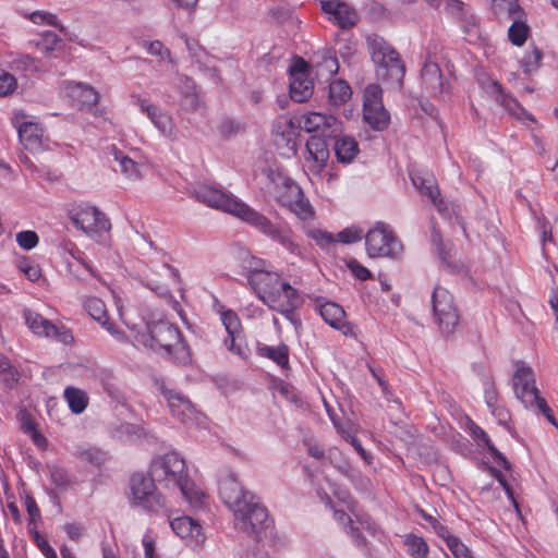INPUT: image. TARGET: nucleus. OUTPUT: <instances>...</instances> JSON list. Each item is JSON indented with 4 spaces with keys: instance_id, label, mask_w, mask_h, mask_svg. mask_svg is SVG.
Returning a JSON list of instances; mask_svg holds the SVG:
<instances>
[{
    "instance_id": "f257e3e1",
    "label": "nucleus",
    "mask_w": 558,
    "mask_h": 558,
    "mask_svg": "<svg viewBox=\"0 0 558 558\" xmlns=\"http://www.w3.org/2000/svg\"><path fill=\"white\" fill-rule=\"evenodd\" d=\"M194 195L197 201L208 207L228 213L247 223L267 238L279 243L290 254L298 257L304 256L303 248L295 242L294 232L290 227L274 223L268 217L238 197L206 184L197 186Z\"/></svg>"
},
{
    "instance_id": "f03ea898",
    "label": "nucleus",
    "mask_w": 558,
    "mask_h": 558,
    "mask_svg": "<svg viewBox=\"0 0 558 558\" xmlns=\"http://www.w3.org/2000/svg\"><path fill=\"white\" fill-rule=\"evenodd\" d=\"M242 268L248 287L270 310L289 318L301 304L298 290L281 274L270 269L267 260L247 255L242 260Z\"/></svg>"
},
{
    "instance_id": "7ed1b4c3",
    "label": "nucleus",
    "mask_w": 558,
    "mask_h": 558,
    "mask_svg": "<svg viewBox=\"0 0 558 558\" xmlns=\"http://www.w3.org/2000/svg\"><path fill=\"white\" fill-rule=\"evenodd\" d=\"M222 502L232 510L236 525L247 535L259 538L260 532L268 527L267 509L248 492H245L233 474H228L219 483Z\"/></svg>"
},
{
    "instance_id": "20e7f679",
    "label": "nucleus",
    "mask_w": 558,
    "mask_h": 558,
    "mask_svg": "<svg viewBox=\"0 0 558 558\" xmlns=\"http://www.w3.org/2000/svg\"><path fill=\"white\" fill-rule=\"evenodd\" d=\"M148 473L161 487L179 489L192 508L206 506L208 496L190 478L186 462L179 453L171 451L156 457Z\"/></svg>"
},
{
    "instance_id": "39448f33",
    "label": "nucleus",
    "mask_w": 558,
    "mask_h": 558,
    "mask_svg": "<svg viewBox=\"0 0 558 558\" xmlns=\"http://www.w3.org/2000/svg\"><path fill=\"white\" fill-rule=\"evenodd\" d=\"M512 388L514 396L521 401L525 409L535 410L542 413L546 420L558 429V421L545 398L541 396L536 387L534 371L523 362L515 364L512 376Z\"/></svg>"
},
{
    "instance_id": "423d86ee",
    "label": "nucleus",
    "mask_w": 558,
    "mask_h": 558,
    "mask_svg": "<svg viewBox=\"0 0 558 558\" xmlns=\"http://www.w3.org/2000/svg\"><path fill=\"white\" fill-rule=\"evenodd\" d=\"M137 341L154 351H163L171 355L177 350H185L179 327L168 320L148 324L147 331L137 337Z\"/></svg>"
},
{
    "instance_id": "0eeeda50",
    "label": "nucleus",
    "mask_w": 558,
    "mask_h": 558,
    "mask_svg": "<svg viewBox=\"0 0 558 558\" xmlns=\"http://www.w3.org/2000/svg\"><path fill=\"white\" fill-rule=\"evenodd\" d=\"M73 227L99 241L111 229L110 219L98 207L88 204L72 206L68 211Z\"/></svg>"
},
{
    "instance_id": "6e6552de",
    "label": "nucleus",
    "mask_w": 558,
    "mask_h": 558,
    "mask_svg": "<svg viewBox=\"0 0 558 558\" xmlns=\"http://www.w3.org/2000/svg\"><path fill=\"white\" fill-rule=\"evenodd\" d=\"M282 186L275 192L277 203L294 214L304 225L315 220V209L305 196L303 190L289 178H281Z\"/></svg>"
},
{
    "instance_id": "1a4fd4ad",
    "label": "nucleus",
    "mask_w": 558,
    "mask_h": 558,
    "mask_svg": "<svg viewBox=\"0 0 558 558\" xmlns=\"http://www.w3.org/2000/svg\"><path fill=\"white\" fill-rule=\"evenodd\" d=\"M367 254L371 257L399 258L403 244L395 231L384 222H377L365 235Z\"/></svg>"
},
{
    "instance_id": "9d476101",
    "label": "nucleus",
    "mask_w": 558,
    "mask_h": 558,
    "mask_svg": "<svg viewBox=\"0 0 558 558\" xmlns=\"http://www.w3.org/2000/svg\"><path fill=\"white\" fill-rule=\"evenodd\" d=\"M156 481L143 473H134L130 478L131 504L147 512L157 513L166 508L163 495L156 489Z\"/></svg>"
},
{
    "instance_id": "9b49d317",
    "label": "nucleus",
    "mask_w": 558,
    "mask_h": 558,
    "mask_svg": "<svg viewBox=\"0 0 558 558\" xmlns=\"http://www.w3.org/2000/svg\"><path fill=\"white\" fill-rule=\"evenodd\" d=\"M432 306L436 324L441 333H453L459 324L460 315L452 293L437 286L432 294Z\"/></svg>"
},
{
    "instance_id": "f8f14e48",
    "label": "nucleus",
    "mask_w": 558,
    "mask_h": 558,
    "mask_svg": "<svg viewBox=\"0 0 558 558\" xmlns=\"http://www.w3.org/2000/svg\"><path fill=\"white\" fill-rule=\"evenodd\" d=\"M371 54L373 61L383 70V75L391 81L401 84L405 68L399 53L383 39H374L371 44Z\"/></svg>"
},
{
    "instance_id": "ddd939ff",
    "label": "nucleus",
    "mask_w": 558,
    "mask_h": 558,
    "mask_svg": "<svg viewBox=\"0 0 558 558\" xmlns=\"http://www.w3.org/2000/svg\"><path fill=\"white\" fill-rule=\"evenodd\" d=\"M363 119L376 131H383L389 125L390 114L383 105V89L377 84H369L364 90Z\"/></svg>"
},
{
    "instance_id": "4468645a",
    "label": "nucleus",
    "mask_w": 558,
    "mask_h": 558,
    "mask_svg": "<svg viewBox=\"0 0 558 558\" xmlns=\"http://www.w3.org/2000/svg\"><path fill=\"white\" fill-rule=\"evenodd\" d=\"M23 316L27 327L32 332L39 337L53 338L54 340L70 344L73 342V335L69 328L63 325H54L37 312L29 308L23 311Z\"/></svg>"
},
{
    "instance_id": "2eb2a0df",
    "label": "nucleus",
    "mask_w": 558,
    "mask_h": 558,
    "mask_svg": "<svg viewBox=\"0 0 558 558\" xmlns=\"http://www.w3.org/2000/svg\"><path fill=\"white\" fill-rule=\"evenodd\" d=\"M26 117L24 111H16L11 118V123L17 130L23 147L31 153H36L44 148V129L37 122L27 121Z\"/></svg>"
},
{
    "instance_id": "dca6fc26",
    "label": "nucleus",
    "mask_w": 558,
    "mask_h": 558,
    "mask_svg": "<svg viewBox=\"0 0 558 558\" xmlns=\"http://www.w3.org/2000/svg\"><path fill=\"white\" fill-rule=\"evenodd\" d=\"M299 125L307 133L336 138L341 132L342 123L335 116L322 112H306L301 116Z\"/></svg>"
},
{
    "instance_id": "f3484780",
    "label": "nucleus",
    "mask_w": 558,
    "mask_h": 558,
    "mask_svg": "<svg viewBox=\"0 0 558 558\" xmlns=\"http://www.w3.org/2000/svg\"><path fill=\"white\" fill-rule=\"evenodd\" d=\"M220 318L228 333L225 339L226 347L234 354L246 357L248 349L242 340V325L238 314L232 310H225L220 313Z\"/></svg>"
},
{
    "instance_id": "a211bd4d",
    "label": "nucleus",
    "mask_w": 558,
    "mask_h": 558,
    "mask_svg": "<svg viewBox=\"0 0 558 558\" xmlns=\"http://www.w3.org/2000/svg\"><path fill=\"white\" fill-rule=\"evenodd\" d=\"M322 11L328 15L340 28H351L357 21L355 10L340 0H325L320 2Z\"/></svg>"
},
{
    "instance_id": "6ab92c4d",
    "label": "nucleus",
    "mask_w": 558,
    "mask_h": 558,
    "mask_svg": "<svg viewBox=\"0 0 558 558\" xmlns=\"http://www.w3.org/2000/svg\"><path fill=\"white\" fill-rule=\"evenodd\" d=\"M329 159L328 144L324 136L313 135L306 142L305 161L310 171L320 173Z\"/></svg>"
},
{
    "instance_id": "aec40b11",
    "label": "nucleus",
    "mask_w": 558,
    "mask_h": 558,
    "mask_svg": "<svg viewBox=\"0 0 558 558\" xmlns=\"http://www.w3.org/2000/svg\"><path fill=\"white\" fill-rule=\"evenodd\" d=\"M172 531L191 546H199L205 541L202 525L193 518L181 515L170 520Z\"/></svg>"
},
{
    "instance_id": "412c9836",
    "label": "nucleus",
    "mask_w": 558,
    "mask_h": 558,
    "mask_svg": "<svg viewBox=\"0 0 558 558\" xmlns=\"http://www.w3.org/2000/svg\"><path fill=\"white\" fill-rule=\"evenodd\" d=\"M306 68V63L301 60V64L291 70L290 95L296 102L305 101L313 93V82L308 78Z\"/></svg>"
},
{
    "instance_id": "4be33fe9",
    "label": "nucleus",
    "mask_w": 558,
    "mask_h": 558,
    "mask_svg": "<svg viewBox=\"0 0 558 558\" xmlns=\"http://www.w3.org/2000/svg\"><path fill=\"white\" fill-rule=\"evenodd\" d=\"M84 310L93 319L99 323L112 336H116L119 340L124 338V333L119 331L114 327V324L110 322L106 304L102 300L96 296L87 298L84 301Z\"/></svg>"
},
{
    "instance_id": "5701e85b",
    "label": "nucleus",
    "mask_w": 558,
    "mask_h": 558,
    "mask_svg": "<svg viewBox=\"0 0 558 558\" xmlns=\"http://www.w3.org/2000/svg\"><path fill=\"white\" fill-rule=\"evenodd\" d=\"M161 393L168 402L171 414L180 422H186L193 416L194 408L187 398L165 387H161Z\"/></svg>"
},
{
    "instance_id": "b1692460",
    "label": "nucleus",
    "mask_w": 558,
    "mask_h": 558,
    "mask_svg": "<svg viewBox=\"0 0 558 558\" xmlns=\"http://www.w3.org/2000/svg\"><path fill=\"white\" fill-rule=\"evenodd\" d=\"M322 318L332 328L340 330L343 335L352 332L353 326L345 320L344 310L335 302H326L319 310Z\"/></svg>"
},
{
    "instance_id": "393cba45",
    "label": "nucleus",
    "mask_w": 558,
    "mask_h": 558,
    "mask_svg": "<svg viewBox=\"0 0 558 558\" xmlns=\"http://www.w3.org/2000/svg\"><path fill=\"white\" fill-rule=\"evenodd\" d=\"M136 104L163 135H171L172 120L167 113L162 112L157 106L149 104L146 99L143 98H137Z\"/></svg>"
},
{
    "instance_id": "a878e982",
    "label": "nucleus",
    "mask_w": 558,
    "mask_h": 558,
    "mask_svg": "<svg viewBox=\"0 0 558 558\" xmlns=\"http://www.w3.org/2000/svg\"><path fill=\"white\" fill-rule=\"evenodd\" d=\"M421 77L427 89L432 93L447 92V82L436 62L426 61L421 71Z\"/></svg>"
},
{
    "instance_id": "bb28decb",
    "label": "nucleus",
    "mask_w": 558,
    "mask_h": 558,
    "mask_svg": "<svg viewBox=\"0 0 558 558\" xmlns=\"http://www.w3.org/2000/svg\"><path fill=\"white\" fill-rule=\"evenodd\" d=\"M493 92L495 94V100L501 105L510 114L518 119H529L534 121L533 117L525 111V109L519 104V101L511 96L507 95L502 88V85L498 81L492 83Z\"/></svg>"
},
{
    "instance_id": "cd10ccee",
    "label": "nucleus",
    "mask_w": 558,
    "mask_h": 558,
    "mask_svg": "<svg viewBox=\"0 0 558 558\" xmlns=\"http://www.w3.org/2000/svg\"><path fill=\"white\" fill-rule=\"evenodd\" d=\"M335 154L338 161L350 163L359 154V143L352 136H341L336 140Z\"/></svg>"
},
{
    "instance_id": "c85d7f7f",
    "label": "nucleus",
    "mask_w": 558,
    "mask_h": 558,
    "mask_svg": "<svg viewBox=\"0 0 558 558\" xmlns=\"http://www.w3.org/2000/svg\"><path fill=\"white\" fill-rule=\"evenodd\" d=\"M63 397L74 414L83 413L89 402V398L84 390L72 386L64 389Z\"/></svg>"
},
{
    "instance_id": "c756f323",
    "label": "nucleus",
    "mask_w": 558,
    "mask_h": 558,
    "mask_svg": "<svg viewBox=\"0 0 558 558\" xmlns=\"http://www.w3.org/2000/svg\"><path fill=\"white\" fill-rule=\"evenodd\" d=\"M403 545L407 554L411 558H427L429 554V546L422 537L413 533L403 536Z\"/></svg>"
},
{
    "instance_id": "7c9ffc66",
    "label": "nucleus",
    "mask_w": 558,
    "mask_h": 558,
    "mask_svg": "<svg viewBox=\"0 0 558 558\" xmlns=\"http://www.w3.org/2000/svg\"><path fill=\"white\" fill-rule=\"evenodd\" d=\"M470 430H471L472 436L476 440L482 441L486 446L489 453L497 460V462L500 465H502L505 469H509L510 464H509L508 460L497 450V448L490 440L487 433L481 426H478L477 424L472 422L471 426H470Z\"/></svg>"
},
{
    "instance_id": "2f4dec72",
    "label": "nucleus",
    "mask_w": 558,
    "mask_h": 558,
    "mask_svg": "<svg viewBox=\"0 0 558 558\" xmlns=\"http://www.w3.org/2000/svg\"><path fill=\"white\" fill-rule=\"evenodd\" d=\"M492 9L496 16L507 19H519L524 16V11L518 0H490Z\"/></svg>"
},
{
    "instance_id": "473e14b6",
    "label": "nucleus",
    "mask_w": 558,
    "mask_h": 558,
    "mask_svg": "<svg viewBox=\"0 0 558 558\" xmlns=\"http://www.w3.org/2000/svg\"><path fill=\"white\" fill-rule=\"evenodd\" d=\"M333 518L338 523L343 525L345 532L352 537L356 546H366V538L360 533L357 527L353 526L352 519L347 512L343 510H335Z\"/></svg>"
},
{
    "instance_id": "72a5a7b5",
    "label": "nucleus",
    "mask_w": 558,
    "mask_h": 558,
    "mask_svg": "<svg viewBox=\"0 0 558 558\" xmlns=\"http://www.w3.org/2000/svg\"><path fill=\"white\" fill-rule=\"evenodd\" d=\"M511 20L513 22L508 28V39L513 46L522 47L530 36V27L522 17Z\"/></svg>"
},
{
    "instance_id": "f704fd0d",
    "label": "nucleus",
    "mask_w": 558,
    "mask_h": 558,
    "mask_svg": "<svg viewBox=\"0 0 558 558\" xmlns=\"http://www.w3.org/2000/svg\"><path fill=\"white\" fill-rule=\"evenodd\" d=\"M259 353L262 356L270 359L282 368L289 366V348L286 344L278 347L265 345L259 349Z\"/></svg>"
},
{
    "instance_id": "c9c22d12",
    "label": "nucleus",
    "mask_w": 558,
    "mask_h": 558,
    "mask_svg": "<svg viewBox=\"0 0 558 558\" xmlns=\"http://www.w3.org/2000/svg\"><path fill=\"white\" fill-rule=\"evenodd\" d=\"M352 95L350 85L343 80H335L329 84V99L333 105L347 102Z\"/></svg>"
},
{
    "instance_id": "e433bc0d",
    "label": "nucleus",
    "mask_w": 558,
    "mask_h": 558,
    "mask_svg": "<svg viewBox=\"0 0 558 558\" xmlns=\"http://www.w3.org/2000/svg\"><path fill=\"white\" fill-rule=\"evenodd\" d=\"M302 229L308 238L323 248L336 242V236L332 233L315 228L312 222L304 225Z\"/></svg>"
},
{
    "instance_id": "4c0bfd02",
    "label": "nucleus",
    "mask_w": 558,
    "mask_h": 558,
    "mask_svg": "<svg viewBox=\"0 0 558 558\" xmlns=\"http://www.w3.org/2000/svg\"><path fill=\"white\" fill-rule=\"evenodd\" d=\"M27 19L37 25L53 26L62 33L65 31V27L59 23L58 16L47 11H34L27 15Z\"/></svg>"
},
{
    "instance_id": "58836bf2",
    "label": "nucleus",
    "mask_w": 558,
    "mask_h": 558,
    "mask_svg": "<svg viewBox=\"0 0 558 558\" xmlns=\"http://www.w3.org/2000/svg\"><path fill=\"white\" fill-rule=\"evenodd\" d=\"M542 59V50L534 46L532 50L526 51L523 56L521 60V68L523 69L524 73H533L538 70Z\"/></svg>"
},
{
    "instance_id": "ea45409f",
    "label": "nucleus",
    "mask_w": 558,
    "mask_h": 558,
    "mask_svg": "<svg viewBox=\"0 0 558 558\" xmlns=\"http://www.w3.org/2000/svg\"><path fill=\"white\" fill-rule=\"evenodd\" d=\"M421 517L429 523L434 532L446 542V545L448 546L449 543H451V538H456L457 536L451 534L447 526H445L442 523H440L436 518L428 514L424 510H420Z\"/></svg>"
},
{
    "instance_id": "a19ab883",
    "label": "nucleus",
    "mask_w": 558,
    "mask_h": 558,
    "mask_svg": "<svg viewBox=\"0 0 558 558\" xmlns=\"http://www.w3.org/2000/svg\"><path fill=\"white\" fill-rule=\"evenodd\" d=\"M413 183L418 189L420 193L427 196L429 201L439 196L440 191L434 178H414Z\"/></svg>"
},
{
    "instance_id": "79ce46f5",
    "label": "nucleus",
    "mask_w": 558,
    "mask_h": 558,
    "mask_svg": "<svg viewBox=\"0 0 558 558\" xmlns=\"http://www.w3.org/2000/svg\"><path fill=\"white\" fill-rule=\"evenodd\" d=\"M17 269L25 275V277L35 282L41 277V269L37 263L31 258L23 257L16 263Z\"/></svg>"
},
{
    "instance_id": "37998d69",
    "label": "nucleus",
    "mask_w": 558,
    "mask_h": 558,
    "mask_svg": "<svg viewBox=\"0 0 558 558\" xmlns=\"http://www.w3.org/2000/svg\"><path fill=\"white\" fill-rule=\"evenodd\" d=\"M116 159L119 161L121 172L131 180H137L142 177L141 166L128 156L117 155Z\"/></svg>"
},
{
    "instance_id": "c03bdc74",
    "label": "nucleus",
    "mask_w": 558,
    "mask_h": 558,
    "mask_svg": "<svg viewBox=\"0 0 558 558\" xmlns=\"http://www.w3.org/2000/svg\"><path fill=\"white\" fill-rule=\"evenodd\" d=\"M74 93L78 97L82 105L95 106L99 101V94L90 86L76 84Z\"/></svg>"
},
{
    "instance_id": "a18cd8bd",
    "label": "nucleus",
    "mask_w": 558,
    "mask_h": 558,
    "mask_svg": "<svg viewBox=\"0 0 558 558\" xmlns=\"http://www.w3.org/2000/svg\"><path fill=\"white\" fill-rule=\"evenodd\" d=\"M59 41H60V38L54 33L44 32L41 34L40 40H38L36 43V48L40 52H43L45 54H49L50 52H52L56 49Z\"/></svg>"
},
{
    "instance_id": "49530a36",
    "label": "nucleus",
    "mask_w": 558,
    "mask_h": 558,
    "mask_svg": "<svg viewBox=\"0 0 558 558\" xmlns=\"http://www.w3.org/2000/svg\"><path fill=\"white\" fill-rule=\"evenodd\" d=\"M15 240L20 247L29 251L38 245L39 236L33 230H25L17 232Z\"/></svg>"
},
{
    "instance_id": "de8ad7c7",
    "label": "nucleus",
    "mask_w": 558,
    "mask_h": 558,
    "mask_svg": "<svg viewBox=\"0 0 558 558\" xmlns=\"http://www.w3.org/2000/svg\"><path fill=\"white\" fill-rule=\"evenodd\" d=\"M448 548L454 558H475L469 547L458 536L451 538Z\"/></svg>"
},
{
    "instance_id": "09e8293b",
    "label": "nucleus",
    "mask_w": 558,
    "mask_h": 558,
    "mask_svg": "<svg viewBox=\"0 0 558 558\" xmlns=\"http://www.w3.org/2000/svg\"><path fill=\"white\" fill-rule=\"evenodd\" d=\"M50 480L58 487H65L70 483L68 472L58 465L49 466Z\"/></svg>"
},
{
    "instance_id": "8fccbe9b",
    "label": "nucleus",
    "mask_w": 558,
    "mask_h": 558,
    "mask_svg": "<svg viewBox=\"0 0 558 558\" xmlns=\"http://www.w3.org/2000/svg\"><path fill=\"white\" fill-rule=\"evenodd\" d=\"M16 86V80L13 75L7 72L0 73V97L13 93Z\"/></svg>"
},
{
    "instance_id": "3c124183",
    "label": "nucleus",
    "mask_w": 558,
    "mask_h": 558,
    "mask_svg": "<svg viewBox=\"0 0 558 558\" xmlns=\"http://www.w3.org/2000/svg\"><path fill=\"white\" fill-rule=\"evenodd\" d=\"M362 239V232L354 228H345L340 231L336 236V242L353 243Z\"/></svg>"
},
{
    "instance_id": "603ef678",
    "label": "nucleus",
    "mask_w": 558,
    "mask_h": 558,
    "mask_svg": "<svg viewBox=\"0 0 558 558\" xmlns=\"http://www.w3.org/2000/svg\"><path fill=\"white\" fill-rule=\"evenodd\" d=\"M537 231L541 234V242L543 245V250L545 251L546 244L548 242L553 241L551 226L547 220H545L543 218H538L537 219Z\"/></svg>"
},
{
    "instance_id": "864d4df0",
    "label": "nucleus",
    "mask_w": 558,
    "mask_h": 558,
    "mask_svg": "<svg viewBox=\"0 0 558 558\" xmlns=\"http://www.w3.org/2000/svg\"><path fill=\"white\" fill-rule=\"evenodd\" d=\"M71 255L74 259H76L94 278L100 280V275L98 271L92 266L90 262L85 258V254L75 248L71 251Z\"/></svg>"
},
{
    "instance_id": "5fc2aeb1",
    "label": "nucleus",
    "mask_w": 558,
    "mask_h": 558,
    "mask_svg": "<svg viewBox=\"0 0 558 558\" xmlns=\"http://www.w3.org/2000/svg\"><path fill=\"white\" fill-rule=\"evenodd\" d=\"M349 268L351 269L352 274L359 278L360 280H367L372 277V274L371 271L364 267L363 265H361L359 262L356 260H351L349 264H348Z\"/></svg>"
},
{
    "instance_id": "6e6d98bb",
    "label": "nucleus",
    "mask_w": 558,
    "mask_h": 558,
    "mask_svg": "<svg viewBox=\"0 0 558 558\" xmlns=\"http://www.w3.org/2000/svg\"><path fill=\"white\" fill-rule=\"evenodd\" d=\"M145 558H157L155 539L150 534H145L142 539Z\"/></svg>"
},
{
    "instance_id": "4d7b16f0",
    "label": "nucleus",
    "mask_w": 558,
    "mask_h": 558,
    "mask_svg": "<svg viewBox=\"0 0 558 558\" xmlns=\"http://www.w3.org/2000/svg\"><path fill=\"white\" fill-rule=\"evenodd\" d=\"M333 422V425L335 427L337 428L338 433L341 435V437L350 442L352 440V438H355L356 436L354 435V432L351 427L350 424H343V423H339L335 420H332Z\"/></svg>"
},
{
    "instance_id": "13d9d810",
    "label": "nucleus",
    "mask_w": 558,
    "mask_h": 558,
    "mask_svg": "<svg viewBox=\"0 0 558 558\" xmlns=\"http://www.w3.org/2000/svg\"><path fill=\"white\" fill-rule=\"evenodd\" d=\"M490 412L497 418L499 424L507 425L510 421V412L501 404L490 409Z\"/></svg>"
},
{
    "instance_id": "bf43d9fd",
    "label": "nucleus",
    "mask_w": 558,
    "mask_h": 558,
    "mask_svg": "<svg viewBox=\"0 0 558 558\" xmlns=\"http://www.w3.org/2000/svg\"><path fill=\"white\" fill-rule=\"evenodd\" d=\"M17 64L26 71H37L39 69L38 61L28 54L22 56L17 60Z\"/></svg>"
},
{
    "instance_id": "052dcab7",
    "label": "nucleus",
    "mask_w": 558,
    "mask_h": 558,
    "mask_svg": "<svg viewBox=\"0 0 558 558\" xmlns=\"http://www.w3.org/2000/svg\"><path fill=\"white\" fill-rule=\"evenodd\" d=\"M430 202L433 203V205L436 207L437 211L440 215H442V216L450 215L449 206H448L447 202L441 197L440 194H439V196H436L435 198H433Z\"/></svg>"
},
{
    "instance_id": "680f3d73",
    "label": "nucleus",
    "mask_w": 558,
    "mask_h": 558,
    "mask_svg": "<svg viewBox=\"0 0 558 558\" xmlns=\"http://www.w3.org/2000/svg\"><path fill=\"white\" fill-rule=\"evenodd\" d=\"M350 444L366 463L372 462V456L363 448L361 441L356 437L352 438Z\"/></svg>"
},
{
    "instance_id": "e2e57ef3",
    "label": "nucleus",
    "mask_w": 558,
    "mask_h": 558,
    "mask_svg": "<svg viewBox=\"0 0 558 558\" xmlns=\"http://www.w3.org/2000/svg\"><path fill=\"white\" fill-rule=\"evenodd\" d=\"M485 402L489 410L499 404L498 395L495 389H487L485 391Z\"/></svg>"
},
{
    "instance_id": "0e129e2a",
    "label": "nucleus",
    "mask_w": 558,
    "mask_h": 558,
    "mask_svg": "<svg viewBox=\"0 0 558 558\" xmlns=\"http://www.w3.org/2000/svg\"><path fill=\"white\" fill-rule=\"evenodd\" d=\"M447 10L452 14H462L464 3L460 0H446Z\"/></svg>"
},
{
    "instance_id": "69168bd1",
    "label": "nucleus",
    "mask_w": 558,
    "mask_h": 558,
    "mask_svg": "<svg viewBox=\"0 0 558 558\" xmlns=\"http://www.w3.org/2000/svg\"><path fill=\"white\" fill-rule=\"evenodd\" d=\"M81 456L90 461V462H98L100 459H101V452L98 451V450H92V449H88V450H85L81 453Z\"/></svg>"
},
{
    "instance_id": "338daca9",
    "label": "nucleus",
    "mask_w": 558,
    "mask_h": 558,
    "mask_svg": "<svg viewBox=\"0 0 558 558\" xmlns=\"http://www.w3.org/2000/svg\"><path fill=\"white\" fill-rule=\"evenodd\" d=\"M38 546L46 558H57L54 549L46 541L40 542Z\"/></svg>"
},
{
    "instance_id": "774afa93",
    "label": "nucleus",
    "mask_w": 558,
    "mask_h": 558,
    "mask_svg": "<svg viewBox=\"0 0 558 558\" xmlns=\"http://www.w3.org/2000/svg\"><path fill=\"white\" fill-rule=\"evenodd\" d=\"M549 305L554 311L558 310V287H554L549 294Z\"/></svg>"
}]
</instances>
